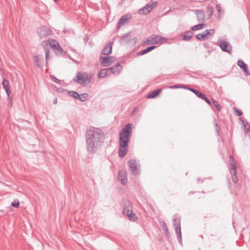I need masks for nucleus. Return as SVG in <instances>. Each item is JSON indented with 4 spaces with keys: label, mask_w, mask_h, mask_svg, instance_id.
<instances>
[{
    "label": "nucleus",
    "mask_w": 250,
    "mask_h": 250,
    "mask_svg": "<svg viewBox=\"0 0 250 250\" xmlns=\"http://www.w3.org/2000/svg\"><path fill=\"white\" fill-rule=\"evenodd\" d=\"M37 33L41 38H43L51 35L52 31L49 28L45 26H42L38 28Z\"/></svg>",
    "instance_id": "9"
},
{
    "label": "nucleus",
    "mask_w": 250,
    "mask_h": 250,
    "mask_svg": "<svg viewBox=\"0 0 250 250\" xmlns=\"http://www.w3.org/2000/svg\"><path fill=\"white\" fill-rule=\"evenodd\" d=\"M204 32L206 34V35H207V37L209 38L210 36H212L214 34V29H211L206 30V31H204Z\"/></svg>",
    "instance_id": "34"
},
{
    "label": "nucleus",
    "mask_w": 250,
    "mask_h": 250,
    "mask_svg": "<svg viewBox=\"0 0 250 250\" xmlns=\"http://www.w3.org/2000/svg\"><path fill=\"white\" fill-rule=\"evenodd\" d=\"M11 206L15 208H19L20 206V202L19 201L13 202L11 203Z\"/></svg>",
    "instance_id": "38"
},
{
    "label": "nucleus",
    "mask_w": 250,
    "mask_h": 250,
    "mask_svg": "<svg viewBox=\"0 0 250 250\" xmlns=\"http://www.w3.org/2000/svg\"><path fill=\"white\" fill-rule=\"evenodd\" d=\"M229 172L232 176V181L234 183H236L238 182V178L236 176V163L234 158L232 156L229 157Z\"/></svg>",
    "instance_id": "6"
},
{
    "label": "nucleus",
    "mask_w": 250,
    "mask_h": 250,
    "mask_svg": "<svg viewBox=\"0 0 250 250\" xmlns=\"http://www.w3.org/2000/svg\"><path fill=\"white\" fill-rule=\"evenodd\" d=\"M127 165L131 173L133 175H138L140 174L139 167L140 165L136 160L131 159L127 162Z\"/></svg>",
    "instance_id": "7"
},
{
    "label": "nucleus",
    "mask_w": 250,
    "mask_h": 250,
    "mask_svg": "<svg viewBox=\"0 0 250 250\" xmlns=\"http://www.w3.org/2000/svg\"><path fill=\"white\" fill-rule=\"evenodd\" d=\"M217 44L223 51L229 53L231 52V46L227 41L221 40L218 42Z\"/></svg>",
    "instance_id": "12"
},
{
    "label": "nucleus",
    "mask_w": 250,
    "mask_h": 250,
    "mask_svg": "<svg viewBox=\"0 0 250 250\" xmlns=\"http://www.w3.org/2000/svg\"><path fill=\"white\" fill-rule=\"evenodd\" d=\"M235 112L236 115L238 116L242 115L243 114L241 110H240L237 108H235Z\"/></svg>",
    "instance_id": "40"
},
{
    "label": "nucleus",
    "mask_w": 250,
    "mask_h": 250,
    "mask_svg": "<svg viewBox=\"0 0 250 250\" xmlns=\"http://www.w3.org/2000/svg\"><path fill=\"white\" fill-rule=\"evenodd\" d=\"M111 74L108 68L101 69L98 73V78H103L109 76Z\"/></svg>",
    "instance_id": "18"
},
{
    "label": "nucleus",
    "mask_w": 250,
    "mask_h": 250,
    "mask_svg": "<svg viewBox=\"0 0 250 250\" xmlns=\"http://www.w3.org/2000/svg\"><path fill=\"white\" fill-rule=\"evenodd\" d=\"M131 18V16L129 15H123L119 20L117 25L116 27L117 30L121 28V26L125 23L128 19Z\"/></svg>",
    "instance_id": "16"
},
{
    "label": "nucleus",
    "mask_w": 250,
    "mask_h": 250,
    "mask_svg": "<svg viewBox=\"0 0 250 250\" xmlns=\"http://www.w3.org/2000/svg\"><path fill=\"white\" fill-rule=\"evenodd\" d=\"M4 89L6 91V94H7V96H8V98H11L10 97V95H11V90L10 89V87L5 88Z\"/></svg>",
    "instance_id": "39"
},
{
    "label": "nucleus",
    "mask_w": 250,
    "mask_h": 250,
    "mask_svg": "<svg viewBox=\"0 0 250 250\" xmlns=\"http://www.w3.org/2000/svg\"><path fill=\"white\" fill-rule=\"evenodd\" d=\"M56 55L58 56H64L66 54V52L63 50V49L61 47L60 45V47H58L56 50L54 51Z\"/></svg>",
    "instance_id": "25"
},
{
    "label": "nucleus",
    "mask_w": 250,
    "mask_h": 250,
    "mask_svg": "<svg viewBox=\"0 0 250 250\" xmlns=\"http://www.w3.org/2000/svg\"><path fill=\"white\" fill-rule=\"evenodd\" d=\"M86 148L90 154H94L104 139V133L99 128L90 126L85 133Z\"/></svg>",
    "instance_id": "1"
},
{
    "label": "nucleus",
    "mask_w": 250,
    "mask_h": 250,
    "mask_svg": "<svg viewBox=\"0 0 250 250\" xmlns=\"http://www.w3.org/2000/svg\"><path fill=\"white\" fill-rule=\"evenodd\" d=\"M33 59L35 65L38 67H41L42 64V61L40 55H34Z\"/></svg>",
    "instance_id": "22"
},
{
    "label": "nucleus",
    "mask_w": 250,
    "mask_h": 250,
    "mask_svg": "<svg viewBox=\"0 0 250 250\" xmlns=\"http://www.w3.org/2000/svg\"><path fill=\"white\" fill-rule=\"evenodd\" d=\"M57 98H55L54 101H53V104H57Z\"/></svg>",
    "instance_id": "47"
},
{
    "label": "nucleus",
    "mask_w": 250,
    "mask_h": 250,
    "mask_svg": "<svg viewBox=\"0 0 250 250\" xmlns=\"http://www.w3.org/2000/svg\"><path fill=\"white\" fill-rule=\"evenodd\" d=\"M238 65L242 68L246 74H249L247 65L242 60H239L237 62Z\"/></svg>",
    "instance_id": "24"
},
{
    "label": "nucleus",
    "mask_w": 250,
    "mask_h": 250,
    "mask_svg": "<svg viewBox=\"0 0 250 250\" xmlns=\"http://www.w3.org/2000/svg\"><path fill=\"white\" fill-rule=\"evenodd\" d=\"M149 207H150V208H151V209H152V210H153V207H152L151 205H150V206H149Z\"/></svg>",
    "instance_id": "49"
},
{
    "label": "nucleus",
    "mask_w": 250,
    "mask_h": 250,
    "mask_svg": "<svg viewBox=\"0 0 250 250\" xmlns=\"http://www.w3.org/2000/svg\"><path fill=\"white\" fill-rule=\"evenodd\" d=\"M193 36V33L191 31H188L185 33L183 36V40L186 41H188Z\"/></svg>",
    "instance_id": "26"
},
{
    "label": "nucleus",
    "mask_w": 250,
    "mask_h": 250,
    "mask_svg": "<svg viewBox=\"0 0 250 250\" xmlns=\"http://www.w3.org/2000/svg\"><path fill=\"white\" fill-rule=\"evenodd\" d=\"M174 227L175 233L177 235V238L180 243L182 242V234L181 230L180 221L178 220H174Z\"/></svg>",
    "instance_id": "13"
},
{
    "label": "nucleus",
    "mask_w": 250,
    "mask_h": 250,
    "mask_svg": "<svg viewBox=\"0 0 250 250\" xmlns=\"http://www.w3.org/2000/svg\"><path fill=\"white\" fill-rule=\"evenodd\" d=\"M58 0H54V1L55 2H57L58 1Z\"/></svg>",
    "instance_id": "50"
},
{
    "label": "nucleus",
    "mask_w": 250,
    "mask_h": 250,
    "mask_svg": "<svg viewBox=\"0 0 250 250\" xmlns=\"http://www.w3.org/2000/svg\"><path fill=\"white\" fill-rule=\"evenodd\" d=\"M212 102H213V104H214V105L215 106V107L216 108L217 110L218 111H220V110H221V106L220 105L218 104V102L214 100H213L212 99Z\"/></svg>",
    "instance_id": "35"
},
{
    "label": "nucleus",
    "mask_w": 250,
    "mask_h": 250,
    "mask_svg": "<svg viewBox=\"0 0 250 250\" xmlns=\"http://www.w3.org/2000/svg\"><path fill=\"white\" fill-rule=\"evenodd\" d=\"M180 87V86L178 85H173V88H177Z\"/></svg>",
    "instance_id": "46"
},
{
    "label": "nucleus",
    "mask_w": 250,
    "mask_h": 250,
    "mask_svg": "<svg viewBox=\"0 0 250 250\" xmlns=\"http://www.w3.org/2000/svg\"><path fill=\"white\" fill-rule=\"evenodd\" d=\"M189 90L193 92L198 97L200 98V99L203 96V94L199 91L193 89V88H188Z\"/></svg>",
    "instance_id": "31"
},
{
    "label": "nucleus",
    "mask_w": 250,
    "mask_h": 250,
    "mask_svg": "<svg viewBox=\"0 0 250 250\" xmlns=\"http://www.w3.org/2000/svg\"><path fill=\"white\" fill-rule=\"evenodd\" d=\"M164 42V39L160 36L152 35L148 37L147 40L144 42V43L148 44H161Z\"/></svg>",
    "instance_id": "8"
},
{
    "label": "nucleus",
    "mask_w": 250,
    "mask_h": 250,
    "mask_svg": "<svg viewBox=\"0 0 250 250\" xmlns=\"http://www.w3.org/2000/svg\"><path fill=\"white\" fill-rule=\"evenodd\" d=\"M46 44L43 46V48L45 53V59L46 61L49 59V49L50 47H51L54 51L60 47L59 43L54 39H51L48 40L47 42H46Z\"/></svg>",
    "instance_id": "5"
},
{
    "label": "nucleus",
    "mask_w": 250,
    "mask_h": 250,
    "mask_svg": "<svg viewBox=\"0 0 250 250\" xmlns=\"http://www.w3.org/2000/svg\"><path fill=\"white\" fill-rule=\"evenodd\" d=\"M92 76L86 72H78L77 75L73 79V81L81 84L86 85L87 83H91Z\"/></svg>",
    "instance_id": "4"
},
{
    "label": "nucleus",
    "mask_w": 250,
    "mask_h": 250,
    "mask_svg": "<svg viewBox=\"0 0 250 250\" xmlns=\"http://www.w3.org/2000/svg\"><path fill=\"white\" fill-rule=\"evenodd\" d=\"M113 44V42H109L102 50V54L104 55L110 54L112 52Z\"/></svg>",
    "instance_id": "15"
},
{
    "label": "nucleus",
    "mask_w": 250,
    "mask_h": 250,
    "mask_svg": "<svg viewBox=\"0 0 250 250\" xmlns=\"http://www.w3.org/2000/svg\"><path fill=\"white\" fill-rule=\"evenodd\" d=\"M122 68V66L121 65L120 63L119 62H118L115 65L108 68L110 70V72H111L112 74H116L119 73L120 70H121Z\"/></svg>",
    "instance_id": "19"
},
{
    "label": "nucleus",
    "mask_w": 250,
    "mask_h": 250,
    "mask_svg": "<svg viewBox=\"0 0 250 250\" xmlns=\"http://www.w3.org/2000/svg\"><path fill=\"white\" fill-rule=\"evenodd\" d=\"M162 89L158 88L150 92L147 96L148 99H152L156 97L161 92Z\"/></svg>",
    "instance_id": "20"
},
{
    "label": "nucleus",
    "mask_w": 250,
    "mask_h": 250,
    "mask_svg": "<svg viewBox=\"0 0 250 250\" xmlns=\"http://www.w3.org/2000/svg\"><path fill=\"white\" fill-rule=\"evenodd\" d=\"M169 87L170 88H172V86H170Z\"/></svg>",
    "instance_id": "51"
},
{
    "label": "nucleus",
    "mask_w": 250,
    "mask_h": 250,
    "mask_svg": "<svg viewBox=\"0 0 250 250\" xmlns=\"http://www.w3.org/2000/svg\"><path fill=\"white\" fill-rule=\"evenodd\" d=\"M216 128H217V131L218 132V134H219V127L218 126V125H217V124H216Z\"/></svg>",
    "instance_id": "48"
},
{
    "label": "nucleus",
    "mask_w": 250,
    "mask_h": 250,
    "mask_svg": "<svg viewBox=\"0 0 250 250\" xmlns=\"http://www.w3.org/2000/svg\"><path fill=\"white\" fill-rule=\"evenodd\" d=\"M8 100H9L8 104H9V105H10V106H11L12 104V101H11V98H8Z\"/></svg>",
    "instance_id": "45"
},
{
    "label": "nucleus",
    "mask_w": 250,
    "mask_h": 250,
    "mask_svg": "<svg viewBox=\"0 0 250 250\" xmlns=\"http://www.w3.org/2000/svg\"><path fill=\"white\" fill-rule=\"evenodd\" d=\"M132 132V125L128 123L125 125L119 133V148L118 155L123 158L127 154L128 150V143Z\"/></svg>",
    "instance_id": "2"
},
{
    "label": "nucleus",
    "mask_w": 250,
    "mask_h": 250,
    "mask_svg": "<svg viewBox=\"0 0 250 250\" xmlns=\"http://www.w3.org/2000/svg\"><path fill=\"white\" fill-rule=\"evenodd\" d=\"M216 10L219 12H221V6L219 4H217L216 5Z\"/></svg>",
    "instance_id": "42"
},
{
    "label": "nucleus",
    "mask_w": 250,
    "mask_h": 250,
    "mask_svg": "<svg viewBox=\"0 0 250 250\" xmlns=\"http://www.w3.org/2000/svg\"><path fill=\"white\" fill-rule=\"evenodd\" d=\"M118 179L123 185H126L127 182L126 171L124 170H120L119 171Z\"/></svg>",
    "instance_id": "14"
},
{
    "label": "nucleus",
    "mask_w": 250,
    "mask_h": 250,
    "mask_svg": "<svg viewBox=\"0 0 250 250\" xmlns=\"http://www.w3.org/2000/svg\"><path fill=\"white\" fill-rule=\"evenodd\" d=\"M50 78L51 80L56 83H61V80L57 79L54 76L51 75Z\"/></svg>",
    "instance_id": "36"
},
{
    "label": "nucleus",
    "mask_w": 250,
    "mask_h": 250,
    "mask_svg": "<svg viewBox=\"0 0 250 250\" xmlns=\"http://www.w3.org/2000/svg\"><path fill=\"white\" fill-rule=\"evenodd\" d=\"M100 61L102 66L106 67L114 62V59L112 56L100 57Z\"/></svg>",
    "instance_id": "11"
},
{
    "label": "nucleus",
    "mask_w": 250,
    "mask_h": 250,
    "mask_svg": "<svg viewBox=\"0 0 250 250\" xmlns=\"http://www.w3.org/2000/svg\"><path fill=\"white\" fill-rule=\"evenodd\" d=\"M152 10V6L149 4H146L143 8L138 11V13L141 15H146Z\"/></svg>",
    "instance_id": "17"
},
{
    "label": "nucleus",
    "mask_w": 250,
    "mask_h": 250,
    "mask_svg": "<svg viewBox=\"0 0 250 250\" xmlns=\"http://www.w3.org/2000/svg\"><path fill=\"white\" fill-rule=\"evenodd\" d=\"M201 34L202 35V36H203V39H204V41L206 40V39H208L207 37V35H206V34L204 32L203 33H201Z\"/></svg>",
    "instance_id": "43"
},
{
    "label": "nucleus",
    "mask_w": 250,
    "mask_h": 250,
    "mask_svg": "<svg viewBox=\"0 0 250 250\" xmlns=\"http://www.w3.org/2000/svg\"><path fill=\"white\" fill-rule=\"evenodd\" d=\"M123 213L125 214L129 220L131 221H135L138 219L136 215L133 213L132 205L130 202L126 198L123 199Z\"/></svg>",
    "instance_id": "3"
},
{
    "label": "nucleus",
    "mask_w": 250,
    "mask_h": 250,
    "mask_svg": "<svg viewBox=\"0 0 250 250\" xmlns=\"http://www.w3.org/2000/svg\"><path fill=\"white\" fill-rule=\"evenodd\" d=\"M157 2L155 1V2H152L150 5L152 6V9H153L154 7H155L157 5Z\"/></svg>",
    "instance_id": "44"
},
{
    "label": "nucleus",
    "mask_w": 250,
    "mask_h": 250,
    "mask_svg": "<svg viewBox=\"0 0 250 250\" xmlns=\"http://www.w3.org/2000/svg\"><path fill=\"white\" fill-rule=\"evenodd\" d=\"M155 48H156V46H154V45L148 46V47H146V48H145V49H143L142 51L138 52L137 53L138 55H139V56L144 55L150 52L151 51L153 50Z\"/></svg>",
    "instance_id": "23"
},
{
    "label": "nucleus",
    "mask_w": 250,
    "mask_h": 250,
    "mask_svg": "<svg viewBox=\"0 0 250 250\" xmlns=\"http://www.w3.org/2000/svg\"><path fill=\"white\" fill-rule=\"evenodd\" d=\"M196 14L197 15V18L198 21L199 22H203L205 20V13L201 10H196Z\"/></svg>",
    "instance_id": "21"
},
{
    "label": "nucleus",
    "mask_w": 250,
    "mask_h": 250,
    "mask_svg": "<svg viewBox=\"0 0 250 250\" xmlns=\"http://www.w3.org/2000/svg\"><path fill=\"white\" fill-rule=\"evenodd\" d=\"M205 26V24L204 23H200L197 25L193 26L191 29L193 31H196L199 29H201L203 28Z\"/></svg>",
    "instance_id": "32"
},
{
    "label": "nucleus",
    "mask_w": 250,
    "mask_h": 250,
    "mask_svg": "<svg viewBox=\"0 0 250 250\" xmlns=\"http://www.w3.org/2000/svg\"><path fill=\"white\" fill-rule=\"evenodd\" d=\"M243 124V126L244 127V130L245 131V134L247 135L248 133H250V125L247 123L245 122L244 121H242Z\"/></svg>",
    "instance_id": "28"
},
{
    "label": "nucleus",
    "mask_w": 250,
    "mask_h": 250,
    "mask_svg": "<svg viewBox=\"0 0 250 250\" xmlns=\"http://www.w3.org/2000/svg\"><path fill=\"white\" fill-rule=\"evenodd\" d=\"M197 39L200 41H204L202 34H198L196 36Z\"/></svg>",
    "instance_id": "41"
},
{
    "label": "nucleus",
    "mask_w": 250,
    "mask_h": 250,
    "mask_svg": "<svg viewBox=\"0 0 250 250\" xmlns=\"http://www.w3.org/2000/svg\"><path fill=\"white\" fill-rule=\"evenodd\" d=\"M68 94H69V96L73 97L76 100H79V98H80V94L78 92L76 91H69L68 92Z\"/></svg>",
    "instance_id": "30"
},
{
    "label": "nucleus",
    "mask_w": 250,
    "mask_h": 250,
    "mask_svg": "<svg viewBox=\"0 0 250 250\" xmlns=\"http://www.w3.org/2000/svg\"><path fill=\"white\" fill-rule=\"evenodd\" d=\"M201 99L205 100L209 105H211V103L209 100L204 94Z\"/></svg>",
    "instance_id": "37"
},
{
    "label": "nucleus",
    "mask_w": 250,
    "mask_h": 250,
    "mask_svg": "<svg viewBox=\"0 0 250 250\" xmlns=\"http://www.w3.org/2000/svg\"><path fill=\"white\" fill-rule=\"evenodd\" d=\"M161 227H162L163 229L164 230V231H165L166 235L168 238L170 236V233L168 230V228H167V224L165 222H163Z\"/></svg>",
    "instance_id": "29"
},
{
    "label": "nucleus",
    "mask_w": 250,
    "mask_h": 250,
    "mask_svg": "<svg viewBox=\"0 0 250 250\" xmlns=\"http://www.w3.org/2000/svg\"><path fill=\"white\" fill-rule=\"evenodd\" d=\"M2 84L3 85L4 89L10 87H9V82L7 79H6L5 78H3Z\"/></svg>",
    "instance_id": "33"
},
{
    "label": "nucleus",
    "mask_w": 250,
    "mask_h": 250,
    "mask_svg": "<svg viewBox=\"0 0 250 250\" xmlns=\"http://www.w3.org/2000/svg\"><path fill=\"white\" fill-rule=\"evenodd\" d=\"M89 95L87 93H83V94H80V98H79V100L81 102H85L89 99Z\"/></svg>",
    "instance_id": "27"
},
{
    "label": "nucleus",
    "mask_w": 250,
    "mask_h": 250,
    "mask_svg": "<svg viewBox=\"0 0 250 250\" xmlns=\"http://www.w3.org/2000/svg\"><path fill=\"white\" fill-rule=\"evenodd\" d=\"M129 32L123 34L122 36L121 39L127 44H129L132 46L135 45L137 42V38L135 37L129 36Z\"/></svg>",
    "instance_id": "10"
}]
</instances>
